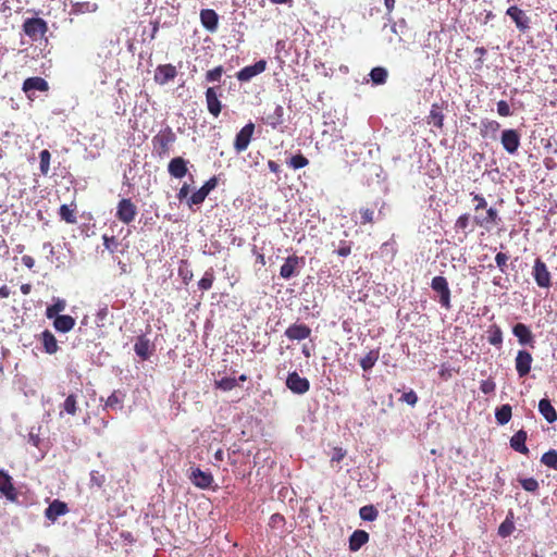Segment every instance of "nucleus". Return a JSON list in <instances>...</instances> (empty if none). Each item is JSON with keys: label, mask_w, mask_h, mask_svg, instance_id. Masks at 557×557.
<instances>
[{"label": "nucleus", "mask_w": 557, "mask_h": 557, "mask_svg": "<svg viewBox=\"0 0 557 557\" xmlns=\"http://www.w3.org/2000/svg\"><path fill=\"white\" fill-rule=\"evenodd\" d=\"M176 138V134L170 126L160 129L151 140L153 153L159 158L168 157Z\"/></svg>", "instance_id": "nucleus-1"}, {"label": "nucleus", "mask_w": 557, "mask_h": 557, "mask_svg": "<svg viewBox=\"0 0 557 557\" xmlns=\"http://www.w3.org/2000/svg\"><path fill=\"white\" fill-rule=\"evenodd\" d=\"M22 29L33 41H38L45 38L49 28L44 18L28 17L23 22Z\"/></svg>", "instance_id": "nucleus-2"}, {"label": "nucleus", "mask_w": 557, "mask_h": 557, "mask_svg": "<svg viewBox=\"0 0 557 557\" xmlns=\"http://www.w3.org/2000/svg\"><path fill=\"white\" fill-rule=\"evenodd\" d=\"M484 212H480L474 214L473 224L480 228H484L490 232L492 228L500 224L502 219L499 216L498 211L493 208H486L483 210Z\"/></svg>", "instance_id": "nucleus-3"}, {"label": "nucleus", "mask_w": 557, "mask_h": 557, "mask_svg": "<svg viewBox=\"0 0 557 557\" xmlns=\"http://www.w3.org/2000/svg\"><path fill=\"white\" fill-rule=\"evenodd\" d=\"M431 288L438 295V302L442 308L449 310L451 308V293L445 276H434L431 281Z\"/></svg>", "instance_id": "nucleus-4"}, {"label": "nucleus", "mask_w": 557, "mask_h": 557, "mask_svg": "<svg viewBox=\"0 0 557 557\" xmlns=\"http://www.w3.org/2000/svg\"><path fill=\"white\" fill-rule=\"evenodd\" d=\"M532 276L539 287L549 288L552 286V274L541 258L534 260Z\"/></svg>", "instance_id": "nucleus-5"}, {"label": "nucleus", "mask_w": 557, "mask_h": 557, "mask_svg": "<svg viewBox=\"0 0 557 557\" xmlns=\"http://www.w3.org/2000/svg\"><path fill=\"white\" fill-rule=\"evenodd\" d=\"M137 215V208L128 198L119 201L115 216L124 224L132 223Z\"/></svg>", "instance_id": "nucleus-6"}, {"label": "nucleus", "mask_w": 557, "mask_h": 557, "mask_svg": "<svg viewBox=\"0 0 557 557\" xmlns=\"http://www.w3.org/2000/svg\"><path fill=\"white\" fill-rule=\"evenodd\" d=\"M255 132V124L252 122L247 123L235 136L234 149L240 153L245 151L252 138Z\"/></svg>", "instance_id": "nucleus-7"}, {"label": "nucleus", "mask_w": 557, "mask_h": 557, "mask_svg": "<svg viewBox=\"0 0 557 557\" xmlns=\"http://www.w3.org/2000/svg\"><path fill=\"white\" fill-rule=\"evenodd\" d=\"M503 148L509 153L515 154L520 147V134L518 131L509 128L504 129L500 137Z\"/></svg>", "instance_id": "nucleus-8"}, {"label": "nucleus", "mask_w": 557, "mask_h": 557, "mask_svg": "<svg viewBox=\"0 0 557 557\" xmlns=\"http://www.w3.org/2000/svg\"><path fill=\"white\" fill-rule=\"evenodd\" d=\"M218 186V177L209 178L198 190L191 194L188 199V205H200L205 201L207 196Z\"/></svg>", "instance_id": "nucleus-9"}, {"label": "nucleus", "mask_w": 557, "mask_h": 557, "mask_svg": "<svg viewBox=\"0 0 557 557\" xmlns=\"http://www.w3.org/2000/svg\"><path fill=\"white\" fill-rule=\"evenodd\" d=\"M532 362L533 357L528 350H518L515 359V367L519 377H525L530 373Z\"/></svg>", "instance_id": "nucleus-10"}, {"label": "nucleus", "mask_w": 557, "mask_h": 557, "mask_svg": "<svg viewBox=\"0 0 557 557\" xmlns=\"http://www.w3.org/2000/svg\"><path fill=\"white\" fill-rule=\"evenodd\" d=\"M286 386L293 393L302 395L309 391L310 383L306 377H301L296 371H294L287 375Z\"/></svg>", "instance_id": "nucleus-11"}, {"label": "nucleus", "mask_w": 557, "mask_h": 557, "mask_svg": "<svg viewBox=\"0 0 557 557\" xmlns=\"http://www.w3.org/2000/svg\"><path fill=\"white\" fill-rule=\"evenodd\" d=\"M218 89H220V87H208L205 92L207 109L214 117L220 115L223 108L222 102L219 99Z\"/></svg>", "instance_id": "nucleus-12"}, {"label": "nucleus", "mask_w": 557, "mask_h": 557, "mask_svg": "<svg viewBox=\"0 0 557 557\" xmlns=\"http://www.w3.org/2000/svg\"><path fill=\"white\" fill-rule=\"evenodd\" d=\"M267 69V61L259 60L252 65H248L243 67L240 71L236 73V77L239 82H248L252 77L261 74Z\"/></svg>", "instance_id": "nucleus-13"}, {"label": "nucleus", "mask_w": 557, "mask_h": 557, "mask_svg": "<svg viewBox=\"0 0 557 557\" xmlns=\"http://www.w3.org/2000/svg\"><path fill=\"white\" fill-rule=\"evenodd\" d=\"M189 480L195 486L201 490L209 488L214 481L211 472L202 471L199 468L191 469Z\"/></svg>", "instance_id": "nucleus-14"}, {"label": "nucleus", "mask_w": 557, "mask_h": 557, "mask_svg": "<svg viewBox=\"0 0 557 557\" xmlns=\"http://www.w3.org/2000/svg\"><path fill=\"white\" fill-rule=\"evenodd\" d=\"M22 90L27 95L28 99H33L30 92L33 90L48 91V82L39 76L28 77L23 82Z\"/></svg>", "instance_id": "nucleus-15"}, {"label": "nucleus", "mask_w": 557, "mask_h": 557, "mask_svg": "<svg viewBox=\"0 0 557 557\" xmlns=\"http://www.w3.org/2000/svg\"><path fill=\"white\" fill-rule=\"evenodd\" d=\"M70 511L66 503L60 499H53L45 510V517L52 523L61 516Z\"/></svg>", "instance_id": "nucleus-16"}, {"label": "nucleus", "mask_w": 557, "mask_h": 557, "mask_svg": "<svg viewBox=\"0 0 557 557\" xmlns=\"http://www.w3.org/2000/svg\"><path fill=\"white\" fill-rule=\"evenodd\" d=\"M176 75L177 71L173 64H161L156 69L154 81L160 85H164L170 81H173Z\"/></svg>", "instance_id": "nucleus-17"}, {"label": "nucleus", "mask_w": 557, "mask_h": 557, "mask_svg": "<svg viewBox=\"0 0 557 557\" xmlns=\"http://www.w3.org/2000/svg\"><path fill=\"white\" fill-rule=\"evenodd\" d=\"M311 335V329L304 323H294L285 331V336L290 341H302Z\"/></svg>", "instance_id": "nucleus-18"}, {"label": "nucleus", "mask_w": 557, "mask_h": 557, "mask_svg": "<svg viewBox=\"0 0 557 557\" xmlns=\"http://www.w3.org/2000/svg\"><path fill=\"white\" fill-rule=\"evenodd\" d=\"M506 14L510 16L519 30L524 32L529 28L530 18L520 8L516 5L509 7L506 11Z\"/></svg>", "instance_id": "nucleus-19"}, {"label": "nucleus", "mask_w": 557, "mask_h": 557, "mask_svg": "<svg viewBox=\"0 0 557 557\" xmlns=\"http://www.w3.org/2000/svg\"><path fill=\"white\" fill-rule=\"evenodd\" d=\"M512 333L518 338L520 345H530L533 347L534 336L528 325L524 323H517L512 327Z\"/></svg>", "instance_id": "nucleus-20"}, {"label": "nucleus", "mask_w": 557, "mask_h": 557, "mask_svg": "<svg viewBox=\"0 0 557 557\" xmlns=\"http://www.w3.org/2000/svg\"><path fill=\"white\" fill-rule=\"evenodd\" d=\"M200 22L210 33H214L219 26V15L212 9H202L200 11Z\"/></svg>", "instance_id": "nucleus-21"}, {"label": "nucleus", "mask_w": 557, "mask_h": 557, "mask_svg": "<svg viewBox=\"0 0 557 557\" xmlns=\"http://www.w3.org/2000/svg\"><path fill=\"white\" fill-rule=\"evenodd\" d=\"M284 121V109L281 104H275L273 110L265 113L262 117V122L265 125L271 126L272 128H276Z\"/></svg>", "instance_id": "nucleus-22"}, {"label": "nucleus", "mask_w": 557, "mask_h": 557, "mask_svg": "<svg viewBox=\"0 0 557 557\" xmlns=\"http://www.w3.org/2000/svg\"><path fill=\"white\" fill-rule=\"evenodd\" d=\"M0 492L10 500H15L17 497L12 478L3 470H0Z\"/></svg>", "instance_id": "nucleus-23"}, {"label": "nucleus", "mask_w": 557, "mask_h": 557, "mask_svg": "<svg viewBox=\"0 0 557 557\" xmlns=\"http://www.w3.org/2000/svg\"><path fill=\"white\" fill-rule=\"evenodd\" d=\"M187 163L188 162L182 157L173 158L168 165L170 175L175 178L184 177L188 172Z\"/></svg>", "instance_id": "nucleus-24"}, {"label": "nucleus", "mask_w": 557, "mask_h": 557, "mask_svg": "<svg viewBox=\"0 0 557 557\" xmlns=\"http://www.w3.org/2000/svg\"><path fill=\"white\" fill-rule=\"evenodd\" d=\"M134 350L141 360H148L152 355V345L145 335H141L137 337Z\"/></svg>", "instance_id": "nucleus-25"}, {"label": "nucleus", "mask_w": 557, "mask_h": 557, "mask_svg": "<svg viewBox=\"0 0 557 557\" xmlns=\"http://www.w3.org/2000/svg\"><path fill=\"white\" fill-rule=\"evenodd\" d=\"M300 260L301 258L297 257L296 255L287 257L284 264L280 269L281 277L289 280L296 275V269L298 268Z\"/></svg>", "instance_id": "nucleus-26"}, {"label": "nucleus", "mask_w": 557, "mask_h": 557, "mask_svg": "<svg viewBox=\"0 0 557 557\" xmlns=\"http://www.w3.org/2000/svg\"><path fill=\"white\" fill-rule=\"evenodd\" d=\"M527 438L528 434L524 430L517 431L510 438V447L522 455H528L529 448L525 445Z\"/></svg>", "instance_id": "nucleus-27"}, {"label": "nucleus", "mask_w": 557, "mask_h": 557, "mask_svg": "<svg viewBox=\"0 0 557 557\" xmlns=\"http://www.w3.org/2000/svg\"><path fill=\"white\" fill-rule=\"evenodd\" d=\"M368 542L369 533L364 530H356L349 537V549L351 552H357Z\"/></svg>", "instance_id": "nucleus-28"}, {"label": "nucleus", "mask_w": 557, "mask_h": 557, "mask_svg": "<svg viewBox=\"0 0 557 557\" xmlns=\"http://www.w3.org/2000/svg\"><path fill=\"white\" fill-rule=\"evenodd\" d=\"M539 411L548 423L557 421V411L549 399L543 398L540 400Z\"/></svg>", "instance_id": "nucleus-29"}, {"label": "nucleus", "mask_w": 557, "mask_h": 557, "mask_svg": "<svg viewBox=\"0 0 557 557\" xmlns=\"http://www.w3.org/2000/svg\"><path fill=\"white\" fill-rule=\"evenodd\" d=\"M40 341L44 347V350L49 354H55L59 349L58 342L55 336L49 331L45 330L40 335Z\"/></svg>", "instance_id": "nucleus-30"}, {"label": "nucleus", "mask_w": 557, "mask_h": 557, "mask_svg": "<svg viewBox=\"0 0 557 557\" xmlns=\"http://www.w3.org/2000/svg\"><path fill=\"white\" fill-rule=\"evenodd\" d=\"M53 326L58 332L67 333L75 326V319L67 314L55 317Z\"/></svg>", "instance_id": "nucleus-31"}, {"label": "nucleus", "mask_w": 557, "mask_h": 557, "mask_svg": "<svg viewBox=\"0 0 557 557\" xmlns=\"http://www.w3.org/2000/svg\"><path fill=\"white\" fill-rule=\"evenodd\" d=\"M500 128V124L495 120H482L481 121V127H480V134L482 137H492L495 138L497 132Z\"/></svg>", "instance_id": "nucleus-32"}, {"label": "nucleus", "mask_w": 557, "mask_h": 557, "mask_svg": "<svg viewBox=\"0 0 557 557\" xmlns=\"http://www.w3.org/2000/svg\"><path fill=\"white\" fill-rule=\"evenodd\" d=\"M428 123L432 124L436 128H443L444 126V114L442 107L438 103H433L428 116Z\"/></svg>", "instance_id": "nucleus-33"}, {"label": "nucleus", "mask_w": 557, "mask_h": 557, "mask_svg": "<svg viewBox=\"0 0 557 557\" xmlns=\"http://www.w3.org/2000/svg\"><path fill=\"white\" fill-rule=\"evenodd\" d=\"M487 333V342L495 346L500 347L503 345V331L500 326L496 323L491 324L486 331Z\"/></svg>", "instance_id": "nucleus-34"}, {"label": "nucleus", "mask_w": 557, "mask_h": 557, "mask_svg": "<svg viewBox=\"0 0 557 557\" xmlns=\"http://www.w3.org/2000/svg\"><path fill=\"white\" fill-rule=\"evenodd\" d=\"M471 216L469 213H463L455 222L454 228L456 232H462L463 238L468 236L473 228H470Z\"/></svg>", "instance_id": "nucleus-35"}, {"label": "nucleus", "mask_w": 557, "mask_h": 557, "mask_svg": "<svg viewBox=\"0 0 557 557\" xmlns=\"http://www.w3.org/2000/svg\"><path fill=\"white\" fill-rule=\"evenodd\" d=\"M512 416V408L509 404L502 405L495 411V418L498 424H507Z\"/></svg>", "instance_id": "nucleus-36"}, {"label": "nucleus", "mask_w": 557, "mask_h": 557, "mask_svg": "<svg viewBox=\"0 0 557 557\" xmlns=\"http://www.w3.org/2000/svg\"><path fill=\"white\" fill-rule=\"evenodd\" d=\"M379 359V350H370L363 358L360 360V367L363 371L371 370Z\"/></svg>", "instance_id": "nucleus-37"}, {"label": "nucleus", "mask_w": 557, "mask_h": 557, "mask_svg": "<svg viewBox=\"0 0 557 557\" xmlns=\"http://www.w3.org/2000/svg\"><path fill=\"white\" fill-rule=\"evenodd\" d=\"M66 307L65 300L58 299L54 304L51 306H48L46 309V317L48 319H55V317H59L60 312L64 311Z\"/></svg>", "instance_id": "nucleus-38"}, {"label": "nucleus", "mask_w": 557, "mask_h": 557, "mask_svg": "<svg viewBox=\"0 0 557 557\" xmlns=\"http://www.w3.org/2000/svg\"><path fill=\"white\" fill-rule=\"evenodd\" d=\"M515 530V523L512 521V512L506 517L498 528V535L502 537L509 536Z\"/></svg>", "instance_id": "nucleus-39"}, {"label": "nucleus", "mask_w": 557, "mask_h": 557, "mask_svg": "<svg viewBox=\"0 0 557 557\" xmlns=\"http://www.w3.org/2000/svg\"><path fill=\"white\" fill-rule=\"evenodd\" d=\"M124 394L120 391H114L107 399L106 407L116 410L122 409V403H123Z\"/></svg>", "instance_id": "nucleus-40"}, {"label": "nucleus", "mask_w": 557, "mask_h": 557, "mask_svg": "<svg viewBox=\"0 0 557 557\" xmlns=\"http://www.w3.org/2000/svg\"><path fill=\"white\" fill-rule=\"evenodd\" d=\"M61 220L69 224H75L77 222L75 215V209H71L67 205H62L59 210Z\"/></svg>", "instance_id": "nucleus-41"}, {"label": "nucleus", "mask_w": 557, "mask_h": 557, "mask_svg": "<svg viewBox=\"0 0 557 557\" xmlns=\"http://www.w3.org/2000/svg\"><path fill=\"white\" fill-rule=\"evenodd\" d=\"M359 515L364 521H374L379 516V511L373 505H366L360 508Z\"/></svg>", "instance_id": "nucleus-42"}, {"label": "nucleus", "mask_w": 557, "mask_h": 557, "mask_svg": "<svg viewBox=\"0 0 557 557\" xmlns=\"http://www.w3.org/2000/svg\"><path fill=\"white\" fill-rule=\"evenodd\" d=\"M63 409L66 413L71 416H75L77 412V396L75 394H70L64 403H63Z\"/></svg>", "instance_id": "nucleus-43"}, {"label": "nucleus", "mask_w": 557, "mask_h": 557, "mask_svg": "<svg viewBox=\"0 0 557 557\" xmlns=\"http://www.w3.org/2000/svg\"><path fill=\"white\" fill-rule=\"evenodd\" d=\"M541 461L546 467L557 470V451L555 449H549L543 454Z\"/></svg>", "instance_id": "nucleus-44"}, {"label": "nucleus", "mask_w": 557, "mask_h": 557, "mask_svg": "<svg viewBox=\"0 0 557 557\" xmlns=\"http://www.w3.org/2000/svg\"><path fill=\"white\" fill-rule=\"evenodd\" d=\"M287 164L289 168L294 170L302 169L309 164V160L301 153L293 156L288 161Z\"/></svg>", "instance_id": "nucleus-45"}, {"label": "nucleus", "mask_w": 557, "mask_h": 557, "mask_svg": "<svg viewBox=\"0 0 557 557\" xmlns=\"http://www.w3.org/2000/svg\"><path fill=\"white\" fill-rule=\"evenodd\" d=\"M40 159V172L42 175H47L50 171V160H51V153L49 150L44 149L39 153Z\"/></svg>", "instance_id": "nucleus-46"}, {"label": "nucleus", "mask_w": 557, "mask_h": 557, "mask_svg": "<svg viewBox=\"0 0 557 557\" xmlns=\"http://www.w3.org/2000/svg\"><path fill=\"white\" fill-rule=\"evenodd\" d=\"M237 386V380L235 377H222L215 381V387L224 392L232 391Z\"/></svg>", "instance_id": "nucleus-47"}, {"label": "nucleus", "mask_w": 557, "mask_h": 557, "mask_svg": "<svg viewBox=\"0 0 557 557\" xmlns=\"http://www.w3.org/2000/svg\"><path fill=\"white\" fill-rule=\"evenodd\" d=\"M370 76L374 84H384L387 78V71L384 67H374L371 70Z\"/></svg>", "instance_id": "nucleus-48"}, {"label": "nucleus", "mask_w": 557, "mask_h": 557, "mask_svg": "<svg viewBox=\"0 0 557 557\" xmlns=\"http://www.w3.org/2000/svg\"><path fill=\"white\" fill-rule=\"evenodd\" d=\"M285 524H286V520H285L283 515H281V513H273L270 517L269 527L271 529H274V530L280 529V530H282V533H285V530H283Z\"/></svg>", "instance_id": "nucleus-49"}, {"label": "nucleus", "mask_w": 557, "mask_h": 557, "mask_svg": "<svg viewBox=\"0 0 557 557\" xmlns=\"http://www.w3.org/2000/svg\"><path fill=\"white\" fill-rule=\"evenodd\" d=\"M214 281L213 270L206 271L202 278L198 282V286L201 290H208L212 287Z\"/></svg>", "instance_id": "nucleus-50"}, {"label": "nucleus", "mask_w": 557, "mask_h": 557, "mask_svg": "<svg viewBox=\"0 0 557 557\" xmlns=\"http://www.w3.org/2000/svg\"><path fill=\"white\" fill-rule=\"evenodd\" d=\"M223 73L224 69L222 65L215 66L206 73V81L209 83L220 82Z\"/></svg>", "instance_id": "nucleus-51"}, {"label": "nucleus", "mask_w": 557, "mask_h": 557, "mask_svg": "<svg viewBox=\"0 0 557 557\" xmlns=\"http://www.w3.org/2000/svg\"><path fill=\"white\" fill-rule=\"evenodd\" d=\"M472 195V200L473 202L475 203L474 205V212L475 214L480 213L482 210L488 208L487 207V201L485 199V197L481 194H473L471 193Z\"/></svg>", "instance_id": "nucleus-52"}, {"label": "nucleus", "mask_w": 557, "mask_h": 557, "mask_svg": "<svg viewBox=\"0 0 557 557\" xmlns=\"http://www.w3.org/2000/svg\"><path fill=\"white\" fill-rule=\"evenodd\" d=\"M96 10H97V4L90 3V2H77L73 5L74 13L95 12Z\"/></svg>", "instance_id": "nucleus-53"}, {"label": "nucleus", "mask_w": 557, "mask_h": 557, "mask_svg": "<svg viewBox=\"0 0 557 557\" xmlns=\"http://www.w3.org/2000/svg\"><path fill=\"white\" fill-rule=\"evenodd\" d=\"M519 483L527 492L534 493L539 490V482L534 478L519 479Z\"/></svg>", "instance_id": "nucleus-54"}, {"label": "nucleus", "mask_w": 557, "mask_h": 557, "mask_svg": "<svg viewBox=\"0 0 557 557\" xmlns=\"http://www.w3.org/2000/svg\"><path fill=\"white\" fill-rule=\"evenodd\" d=\"M360 215H361L360 224H362V225L371 224L374 222V210H372L370 208H361Z\"/></svg>", "instance_id": "nucleus-55"}, {"label": "nucleus", "mask_w": 557, "mask_h": 557, "mask_svg": "<svg viewBox=\"0 0 557 557\" xmlns=\"http://www.w3.org/2000/svg\"><path fill=\"white\" fill-rule=\"evenodd\" d=\"M418 395L416 394L414 391L410 389L409 392H406L403 394V396L400 397V401L403 403H406L410 406H416L417 403H418Z\"/></svg>", "instance_id": "nucleus-56"}, {"label": "nucleus", "mask_w": 557, "mask_h": 557, "mask_svg": "<svg viewBox=\"0 0 557 557\" xmlns=\"http://www.w3.org/2000/svg\"><path fill=\"white\" fill-rule=\"evenodd\" d=\"M496 384L492 379L483 380L480 384V389L483 394H492L495 392Z\"/></svg>", "instance_id": "nucleus-57"}, {"label": "nucleus", "mask_w": 557, "mask_h": 557, "mask_svg": "<svg viewBox=\"0 0 557 557\" xmlns=\"http://www.w3.org/2000/svg\"><path fill=\"white\" fill-rule=\"evenodd\" d=\"M508 256L504 252H498L496 253L495 256V262H496V265L498 267V269L503 272V273H506V269H507V261H508Z\"/></svg>", "instance_id": "nucleus-58"}, {"label": "nucleus", "mask_w": 557, "mask_h": 557, "mask_svg": "<svg viewBox=\"0 0 557 557\" xmlns=\"http://www.w3.org/2000/svg\"><path fill=\"white\" fill-rule=\"evenodd\" d=\"M497 113L498 115L500 116H510L512 114L511 110H510V106L508 104L507 101L505 100H499L497 102Z\"/></svg>", "instance_id": "nucleus-59"}, {"label": "nucleus", "mask_w": 557, "mask_h": 557, "mask_svg": "<svg viewBox=\"0 0 557 557\" xmlns=\"http://www.w3.org/2000/svg\"><path fill=\"white\" fill-rule=\"evenodd\" d=\"M335 252L339 256V257H347L350 255L351 252V243H348V242H341V245L338 247V249L335 250Z\"/></svg>", "instance_id": "nucleus-60"}, {"label": "nucleus", "mask_w": 557, "mask_h": 557, "mask_svg": "<svg viewBox=\"0 0 557 557\" xmlns=\"http://www.w3.org/2000/svg\"><path fill=\"white\" fill-rule=\"evenodd\" d=\"M178 274L182 276L185 284H188V282L193 278V272L184 265L180 267Z\"/></svg>", "instance_id": "nucleus-61"}, {"label": "nucleus", "mask_w": 557, "mask_h": 557, "mask_svg": "<svg viewBox=\"0 0 557 557\" xmlns=\"http://www.w3.org/2000/svg\"><path fill=\"white\" fill-rule=\"evenodd\" d=\"M486 49L484 47H476L474 49V53L479 55V59L476 60L475 69L480 70L482 69L483 64V57L486 54Z\"/></svg>", "instance_id": "nucleus-62"}, {"label": "nucleus", "mask_w": 557, "mask_h": 557, "mask_svg": "<svg viewBox=\"0 0 557 557\" xmlns=\"http://www.w3.org/2000/svg\"><path fill=\"white\" fill-rule=\"evenodd\" d=\"M189 191H190L189 185L184 183L183 186L178 190L177 198L180 200L185 199L188 196Z\"/></svg>", "instance_id": "nucleus-63"}, {"label": "nucleus", "mask_w": 557, "mask_h": 557, "mask_svg": "<svg viewBox=\"0 0 557 557\" xmlns=\"http://www.w3.org/2000/svg\"><path fill=\"white\" fill-rule=\"evenodd\" d=\"M22 263L28 268L33 269L35 265V259L32 256L25 255L22 257Z\"/></svg>", "instance_id": "nucleus-64"}]
</instances>
